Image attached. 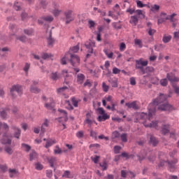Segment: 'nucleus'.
Segmentation results:
<instances>
[{
    "instance_id": "nucleus-1",
    "label": "nucleus",
    "mask_w": 179,
    "mask_h": 179,
    "mask_svg": "<svg viewBox=\"0 0 179 179\" xmlns=\"http://www.w3.org/2000/svg\"><path fill=\"white\" fill-rule=\"evenodd\" d=\"M167 99H169L167 94L160 93L159 96L154 99L152 103L149 104L148 108L149 120H151L152 117L156 113L157 106H159L158 110L161 111H173L174 110V107L166 102Z\"/></svg>"
},
{
    "instance_id": "nucleus-2",
    "label": "nucleus",
    "mask_w": 179,
    "mask_h": 179,
    "mask_svg": "<svg viewBox=\"0 0 179 179\" xmlns=\"http://www.w3.org/2000/svg\"><path fill=\"white\" fill-rule=\"evenodd\" d=\"M13 136L12 134H8L7 132L3 134V138L0 140V142L2 145H12V138Z\"/></svg>"
},
{
    "instance_id": "nucleus-3",
    "label": "nucleus",
    "mask_w": 179,
    "mask_h": 179,
    "mask_svg": "<svg viewBox=\"0 0 179 179\" xmlns=\"http://www.w3.org/2000/svg\"><path fill=\"white\" fill-rule=\"evenodd\" d=\"M148 61H143L142 59L136 60V69H140L141 73L145 75V68L143 66H147Z\"/></svg>"
},
{
    "instance_id": "nucleus-4",
    "label": "nucleus",
    "mask_w": 179,
    "mask_h": 179,
    "mask_svg": "<svg viewBox=\"0 0 179 179\" xmlns=\"http://www.w3.org/2000/svg\"><path fill=\"white\" fill-rule=\"evenodd\" d=\"M15 92H17L19 96H22L23 94V88L20 85H13L10 90V94L13 97H16L15 95Z\"/></svg>"
},
{
    "instance_id": "nucleus-5",
    "label": "nucleus",
    "mask_w": 179,
    "mask_h": 179,
    "mask_svg": "<svg viewBox=\"0 0 179 179\" xmlns=\"http://www.w3.org/2000/svg\"><path fill=\"white\" fill-rule=\"evenodd\" d=\"M11 129L14 130V132L12 135L13 138H15V139H20V135H22V130L20 128L15 125H12Z\"/></svg>"
},
{
    "instance_id": "nucleus-6",
    "label": "nucleus",
    "mask_w": 179,
    "mask_h": 179,
    "mask_svg": "<svg viewBox=\"0 0 179 179\" xmlns=\"http://www.w3.org/2000/svg\"><path fill=\"white\" fill-rule=\"evenodd\" d=\"M69 55H70V59H69V61L73 66H75L76 62H77L78 64H80V59L78 55H73L71 53H70Z\"/></svg>"
},
{
    "instance_id": "nucleus-7",
    "label": "nucleus",
    "mask_w": 179,
    "mask_h": 179,
    "mask_svg": "<svg viewBox=\"0 0 179 179\" xmlns=\"http://www.w3.org/2000/svg\"><path fill=\"white\" fill-rule=\"evenodd\" d=\"M85 45L88 50L87 52L93 54V47H96V43L90 40L89 41L85 42Z\"/></svg>"
},
{
    "instance_id": "nucleus-8",
    "label": "nucleus",
    "mask_w": 179,
    "mask_h": 179,
    "mask_svg": "<svg viewBox=\"0 0 179 179\" xmlns=\"http://www.w3.org/2000/svg\"><path fill=\"white\" fill-rule=\"evenodd\" d=\"M72 10H69L64 12V16L66 17V24H69L71 22H73V17H72Z\"/></svg>"
},
{
    "instance_id": "nucleus-9",
    "label": "nucleus",
    "mask_w": 179,
    "mask_h": 179,
    "mask_svg": "<svg viewBox=\"0 0 179 179\" xmlns=\"http://www.w3.org/2000/svg\"><path fill=\"white\" fill-rule=\"evenodd\" d=\"M125 106L127 108L131 109L132 108L135 111L139 110V106L136 104V101H134L132 102H127L125 103Z\"/></svg>"
},
{
    "instance_id": "nucleus-10",
    "label": "nucleus",
    "mask_w": 179,
    "mask_h": 179,
    "mask_svg": "<svg viewBox=\"0 0 179 179\" xmlns=\"http://www.w3.org/2000/svg\"><path fill=\"white\" fill-rule=\"evenodd\" d=\"M166 79L169 80V82H179V79L176 77V74L173 72L168 73L166 74Z\"/></svg>"
},
{
    "instance_id": "nucleus-11",
    "label": "nucleus",
    "mask_w": 179,
    "mask_h": 179,
    "mask_svg": "<svg viewBox=\"0 0 179 179\" xmlns=\"http://www.w3.org/2000/svg\"><path fill=\"white\" fill-rule=\"evenodd\" d=\"M150 145H152V146H157V144L159 143V140L156 138L153 135H150V141H149Z\"/></svg>"
},
{
    "instance_id": "nucleus-12",
    "label": "nucleus",
    "mask_w": 179,
    "mask_h": 179,
    "mask_svg": "<svg viewBox=\"0 0 179 179\" xmlns=\"http://www.w3.org/2000/svg\"><path fill=\"white\" fill-rule=\"evenodd\" d=\"M110 119V115H107V113H104L102 115H99L97 117V121H99V122H101L103 121H106V120H109Z\"/></svg>"
},
{
    "instance_id": "nucleus-13",
    "label": "nucleus",
    "mask_w": 179,
    "mask_h": 179,
    "mask_svg": "<svg viewBox=\"0 0 179 179\" xmlns=\"http://www.w3.org/2000/svg\"><path fill=\"white\" fill-rule=\"evenodd\" d=\"M169 127L167 124H164L162 125V135H167V134H169V132H170V129H169Z\"/></svg>"
},
{
    "instance_id": "nucleus-14",
    "label": "nucleus",
    "mask_w": 179,
    "mask_h": 179,
    "mask_svg": "<svg viewBox=\"0 0 179 179\" xmlns=\"http://www.w3.org/2000/svg\"><path fill=\"white\" fill-rule=\"evenodd\" d=\"M29 90L31 93H34L35 94H38L41 92V90L34 85H31Z\"/></svg>"
},
{
    "instance_id": "nucleus-15",
    "label": "nucleus",
    "mask_w": 179,
    "mask_h": 179,
    "mask_svg": "<svg viewBox=\"0 0 179 179\" xmlns=\"http://www.w3.org/2000/svg\"><path fill=\"white\" fill-rule=\"evenodd\" d=\"M92 117V114L88 112L86 113V119H85V124H87L88 125H92V124H93V121H92V120H90Z\"/></svg>"
},
{
    "instance_id": "nucleus-16",
    "label": "nucleus",
    "mask_w": 179,
    "mask_h": 179,
    "mask_svg": "<svg viewBox=\"0 0 179 179\" xmlns=\"http://www.w3.org/2000/svg\"><path fill=\"white\" fill-rule=\"evenodd\" d=\"M100 167L102 169V171H106L108 169V164H107V160L104 159L103 162L99 163Z\"/></svg>"
},
{
    "instance_id": "nucleus-17",
    "label": "nucleus",
    "mask_w": 179,
    "mask_h": 179,
    "mask_svg": "<svg viewBox=\"0 0 179 179\" xmlns=\"http://www.w3.org/2000/svg\"><path fill=\"white\" fill-rule=\"evenodd\" d=\"M55 42V40L52 38V31H50L49 37L48 38V45H52Z\"/></svg>"
},
{
    "instance_id": "nucleus-18",
    "label": "nucleus",
    "mask_w": 179,
    "mask_h": 179,
    "mask_svg": "<svg viewBox=\"0 0 179 179\" xmlns=\"http://www.w3.org/2000/svg\"><path fill=\"white\" fill-rule=\"evenodd\" d=\"M54 143H56L55 140L48 139L45 145V148L48 149L50 146H52Z\"/></svg>"
},
{
    "instance_id": "nucleus-19",
    "label": "nucleus",
    "mask_w": 179,
    "mask_h": 179,
    "mask_svg": "<svg viewBox=\"0 0 179 179\" xmlns=\"http://www.w3.org/2000/svg\"><path fill=\"white\" fill-rule=\"evenodd\" d=\"M145 73H148V75H150V73H153L155 72V69L152 66H147L144 69Z\"/></svg>"
},
{
    "instance_id": "nucleus-20",
    "label": "nucleus",
    "mask_w": 179,
    "mask_h": 179,
    "mask_svg": "<svg viewBox=\"0 0 179 179\" xmlns=\"http://www.w3.org/2000/svg\"><path fill=\"white\" fill-rule=\"evenodd\" d=\"M47 160H48L50 167L54 169V163H55V162H57V159H55V157L48 158Z\"/></svg>"
},
{
    "instance_id": "nucleus-21",
    "label": "nucleus",
    "mask_w": 179,
    "mask_h": 179,
    "mask_svg": "<svg viewBox=\"0 0 179 179\" xmlns=\"http://www.w3.org/2000/svg\"><path fill=\"white\" fill-rule=\"evenodd\" d=\"M139 22V20L138 19V17L134 15L131 17V20L129 21L130 23H134V26H136L138 24V22Z\"/></svg>"
},
{
    "instance_id": "nucleus-22",
    "label": "nucleus",
    "mask_w": 179,
    "mask_h": 179,
    "mask_svg": "<svg viewBox=\"0 0 179 179\" xmlns=\"http://www.w3.org/2000/svg\"><path fill=\"white\" fill-rule=\"evenodd\" d=\"M17 40H19V41H21V43H26V41H27V36H24V35H21L20 36H17L16 37Z\"/></svg>"
},
{
    "instance_id": "nucleus-23",
    "label": "nucleus",
    "mask_w": 179,
    "mask_h": 179,
    "mask_svg": "<svg viewBox=\"0 0 179 179\" xmlns=\"http://www.w3.org/2000/svg\"><path fill=\"white\" fill-rule=\"evenodd\" d=\"M36 158H37V152L36 151H33L29 154L30 162H33V160H36Z\"/></svg>"
},
{
    "instance_id": "nucleus-24",
    "label": "nucleus",
    "mask_w": 179,
    "mask_h": 179,
    "mask_svg": "<svg viewBox=\"0 0 179 179\" xmlns=\"http://www.w3.org/2000/svg\"><path fill=\"white\" fill-rule=\"evenodd\" d=\"M42 19L45 22H47V23H51V22H52V20H54V17L51 15H48V16H45V17H43Z\"/></svg>"
},
{
    "instance_id": "nucleus-25",
    "label": "nucleus",
    "mask_w": 179,
    "mask_h": 179,
    "mask_svg": "<svg viewBox=\"0 0 179 179\" xmlns=\"http://www.w3.org/2000/svg\"><path fill=\"white\" fill-rule=\"evenodd\" d=\"M13 8L15 10H20L22 9V3L20 2H15L13 5Z\"/></svg>"
},
{
    "instance_id": "nucleus-26",
    "label": "nucleus",
    "mask_w": 179,
    "mask_h": 179,
    "mask_svg": "<svg viewBox=\"0 0 179 179\" xmlns=\"http://www.w3.org/2000/svg\"><path fill=\"white\" fill-rule=\"evenodd\" d=\"M150 10H151V12H159V10H160V6H159L157 4L151 6Z\"/></svg>"
},
{
    "instance_id": "nucleus-27",
    "label": "nucleus",
    "mask_w": 179,
    "mask_h": 179,
    "mask_svg": "<svg viewBox=\"0 0 179 179\" xmlns=\"http://www.w3.org/2000/svg\"><path fill=\"white\" fill-rule=\"evenodd\" d=\"M163 43L166 44L167 43H170L171 41V36H164L162 38Z\"/></svg>"
},
{
    "instance_id": "nucleus-28",
    "label": "nucleus",
    "mask_w": 179,
    "mask_h": 179,
    "mask_svg": "<svg viewBox=\"0 0 179 179\" xmlns=\"http://www.w3.org/2000/svg\"><path fill=\"white\" fill-rule=\"evenodd\" d=\"M50 79L52 80H58V79H59V76H58L57 72L52 73L50 76Z\"/></svg>"
},
{
    "instance_id": "nucleus-29",
    "label": "nucleus",
    "mask_w": 179,
    "mask_h": 179,
    "mask_svg": "<svg viewBox=\"0 0 179 179\" xmlns=\"http://www.w3.org/2000/svg\"><path fill=\"white\" fill-rule=\"evenodd\" d=\"M77 80L78 82H80L81 83L85 80V75L83 73H79L77 76Z\"/></svg>"
},
{
    "instance_id": "nucleus-30",
    "label": "nucleus",
    "mask_w": 179,
    "mask_h": 179,
    "mask_svg": "<svg viewBox=\"0 0 179 179\" xmlns=\"http://www.w3.org/2000/svg\"><path fill=\"white\" fill-rule=\"evenodd\" d=\"M169 169H176V162L174 161H166Z\"/></svg>"
},
{
    "instance_id": "nucleus-31",
    "label": "nucleus",
    "mask_w": 179,
    "mask_h": 179,
    "mask_svg": "<svg viewBox=\"0 0 179 179\" xmlns=\"http://www.w3.org/2000/svg\"><path fill=\"white\" fill-rule=\"evenodd\" d=\"M4 150L6 153H8V155H13V150H12V148L9 146H6L4 148Z\"/></svg>"
},
{
    "instance_id": "nucleus-32",
    "label": "nucleus",
    "mask_w": 179,
    "mask_h": 179,
    "mask_svg": "<svg viewBox=\"0 0 179 179\" xmlns=\"http://www.w3.org/2000/svg\"><path fill=\"white\" fill-rule=\"evenodd\" d=\"M169 17L159 18L157 20V24H162V23H164L166 20H169Z\"/></svg>"
},
{
    "instance_id": "nucleus-33",
    "label": "nucleus",
    "mask_w": 179,
    "mask_h": 179,
    "mask_svg": "<svg viewBox=\"0 0 179 179\" xmlns=\"http://www.w3.org/2000/svg\"><path fill=\"white\" fill-rule=\"evenodd\" d=\"M148 127H150V128H155V129H157V121L151 122Z\"/></svg>"
},
{
    "instance_id": "nucleus-34",
    "label": "nucleus",
    "mask_w": 179,
    "mask_h": 179,
    "mask_svg": "<svg viewBox=\"0 0 179 179\" xmlns=\"http://www.w3.org/2000/svg\"><path fill=\"white\" fill-rule=\"evenodd\" d=\"M167 83H169V81L167 80V78H164L160 80V85L161 86L166 87L167 86Z\"/></svg>"
},
{
    "instance_id": "nucleus-35",
    "label": "nucleus",
    "mask_w": 179,
    "mask_h": 179,
    "mask_svg": "<svg viewBox=\"0 0 179 179\" xmlns=\"http://www.w3.org/2000/svg\"><path fill=\"white\" fill-rule=\"evenodd\" d=\"M22 148H24V149H26L27 152H30L31 147L26 143H22L21 145Z\"/></svg>"
},
{
    "instance_id": "nucleus-36",
    "label": "nucleus",
    "mask_w": 179,
    "mask_h": 179,
    "mask_svg": "<svg viewBox=\"0 0 179 179\" xmlns=\"http://www.w3.org/2000/svg\"><path fill=\"white\" fill-rule=\"evenodd\" d=\"M33 29H24V34H27V36H31L33 34Z\"/></svg>"
},
{
    "instance_id": "nucleus-37",
    "label": "nucleus",
    "mask_w": 179,
    "mask_h": 179,
    "mask_svg": "<svg viewBox=\"0 0 179 179\" xmlns=\"http://www.w3.org/2000/svg\"><path fill=\"white\" fill-rule=\"evenodd\" d=\"M45 107H46L48 110H54V103H45Z\"/></svg>"
},
{
    "instance_id": "nucleus-38",
    "label": "nucleus",
    "mask_w": 179,
    "mask_h": 179,
    "mask_svg": "<svg viewBox=\"0 0 179 179\" xmlns=\"http://www.w3.org/2000/svg\"><path fill=\"white\" fill-rule=\"evenodd\" d=\"M102 89L103 90V92H105V93H107V92H108V89H110V87H108V85H106V83H102Z\"/></svg>"
},
{
    "instance_id": "nucleus-39",
    "label": "nucleus",
    "mask_w": 179,
    "mask_h": 179,
    "mask_svg": "<svg viewBox=\"0 0 179 179\" xmlns=\"http://www.w3.org/2000/svg\"><path fill=\"white\" fill-rule=\"evenodd\" d=\"M70 52L66 53L65 56L62 59L61 64L62 65H66V55H69Z\"/></svg>"
},
{
    "instance_id": "nucleus-40",
    "label": "nucleus",
    "mask_w": 179,
    "mask_h": 179,
    "mask_svg": "<svg viewBox=\"0 0 179 179\" xmlns=\"http://www.w3.org/2000/svg\"><path fill=\"white\" fill-rule=\"evenodd\" d=\"M54 153L55 155H61L62 150H61L58 145H56V150H54Z\"/></svg>"
},
{
    "instance_id": "nucleus-41",
    "label": "nucleus",
    "mask_w": 179,
    "mask_h": 179,
    "mask_svg": "<svg viewBox=\"0 0 179 179\" xmlns=\"http://www.w3.org/2000/svg\"><path fill=\"white\" fill-rule=\"evenodd\" d=\"M39 1H40V5L41 8H43V9H45L47 6V1H45V0H39Z\"/></svg>"
},
{
    "instance_id": "nucleus-42",
    "label": "nucleus",
    "mask_w": 179,
    "mask_h": 179,
    "mask_svg": "<svg viewBox=\"0 0 179 179\" xmlns=\"http://www.w3.org/2000/svg\"><path fill=\"white\" fill-rule=\"evenodd\" d=\"M52 57V55L48 54V53H43L42 55L43 59H48V58H51Z\"/></svg>"
},
{
    "instance_id": "nucleus-43",
    "label": "nucleus",
    "mask_w": 179,
    "mask_h": 179,
    "mask_svg": "<svg viewBox=\"0 0 179 179\" xmlns=\"http://www.w3.org/2000/svg\"><path fill=\"white\" fill-rule=\"evenodd\" d=\"M148 33L149 36H154V35H155V33H156V30L152 29V27H150V28L148 29Z\"/></svg>"
},
{
    "instance_id": "nucleus-44",
    "label": "nucleus",
    "mask_w": 179,
    "mask_h": 179,
    "mask_svg": "<svg viewBox=\"0 0 179 179\" xmlns=\"http://www.w3.org/2000/svg\"><path fill=\"white\" fill-rule=\"evenodd\" d=\"M138 8H145V6H148L147 4H144L141 1H138L136 2Z\"/></svg>"
},
{
    "instance_id": "nucleus-45",
    "label": "nucleus",
    "mask_w": 179,
    "mask_h": 179,
    "mask_svg": "<svg viewBox=\"0 0 179 179\" xmlns=\"http://www.w3.org/2000/svg\"><path fill=\"white\" fill-rule=\"evenodd\" d=\"M136 157L138 158V162L140 163H142L143 160H145V157L144 155H136Z\"/></svg>"
},
{
    "instance_id": "nucleus-46",
    "label": "nucleus",
    "mask_w": 179,
    "mask_h": 179,
    "mask_svg": "<svg viewBox=\"0 0 179 179\" xmlns=\"http://www.w3.org/2000/svg\"><path fill=\"white\" fill-rule=\"evenodd\" d=\"M120 72H121V69H120L117 67H114L113 69V73H114V75H118V73H120Z\"/></svg>"
},
{
    "instance_id": "nucleus-47",
    "label": "nucleus",
    "mask_w": 179,
    "mask_h": 179,
    "mask_svg": "<svg viewBox=\"0 0 179 179\" xmlns=\"http://www.w3.org/2000/svg\"><path fill=\"white\" fill-rule=\"evenodd\" d=\"M91 159L95 164H97V163H99V159H100V156L96 155L94 158H93V157H92Z\"/></svg>"
},
{
    "instance_id": "nucleus-48",
    "label": "nucleus",
    "mask_w": 179,
    "mask_h": 179,
    "mask_svg": "<svg viewBox=\"0 0 179 179\" xmlns=\"http://www.w3.org/2000/svg\"><path fill=\"white\" fill-rule=\"evenodd\" d=\"M35 168L36 170L40 171L43 168V166L41 164L38 162V163L35 164Z\"/></svg>"
},
{
    "instance_id": "nucleus-49",
    "label": "nucleus",
    "mask_w": 179,
    "mask_h": 179,
    "mask_svg": "<svg viewBox=\"0 0 179 179\" xmlns=\"http://www.w3.org/2000/svg\"><path fill=\"white\" fill-rule=\"evenodd\" d=\"M122 142H128V138H127V134H123L120 136Z\"/></svg>"
},
{
    "instance_id": "nucleus-50",
    "label": "nucleus",
    "mask_w": 179,
    "mask_h": 179,
    "mask_svg": "<svg viewBox=\"0 0 179 179\" xmlns=\"http://www.w3.org/2000/svg\"><path fill=\"white\" fill-rule=\"evenodd\" d=\"M66 90H68V87L64 86L57 90V93H62V92H65Z\"/></svg>"
},
{
    "instance_id": "nucleus-51",
    "label": "nucleus",
    "mask_w": 179,
    "mask_h": 179,
    "mask_svg": "<svg viewBox=\"0 0 179 179\" xmlns=\"http://www.w3.org/2000/svg\"><path fill=\"white\" fill-rule=\"evenodd\" d=\"M29 69H30V64L26 63L24 67V71L27 73L29 72Z\"/></svg>"
},
{
    "instance_id": "nucleus-52",
    "label": "nucleus",
    "mask_w": 179,
    "mask_h": 179,
    "mask_svg": "<svg viewBox=\"0 0 179 179\" xmlns=\"http://www.w3.org/2000/svg\"><path fill=\"white\" fill-rule=\"evenodd\" d=\"M113 27L114 29H116V30H120V29H122L121 25H118V22H113Z\"/></svg>"
},
{
    "instance_id": "nucleus-53",
    "label": "nucleus",
    "mask_w": 179,
    "mask_h": 179,
    "mask_svg": "<svg viewBox=\"0 0 179 179\" xmlns=\"http://www.w3.org/2000/svg\"><path fill=\"white\" fill-rule=\"evenodd\" d=\"M97 111H98L99 114H101V115L106 114V110H104V108H98Z\"/></svg>"
},
{
    "instance_id": "nucleus-54",
    "label": "nucleus",
    "mask_w": 179,
    "mask_h": 179,
    "mask_svg": "<svg viewBox=\"0 0 179 179\" xmlns=\"http://www.w3.org/2000/svg\"><path fill=\"white\" fill-rule=\"evenodd\" d=\"M6 111L5 110L1 111L0 113V116L3 118V120H5L6 118Z\"/></svg>"
},
{
    "instance_id": "nucleus-55",
    "label": "nucleus",
    "mask_w": 179,
    "mask_h": 179,
    "mask_svg": "<svg viewBox=\"0 0 179 179\" xmlns=\"http://www.w3.org/2000/svg\"><path fill=\"white\" fill-rule=\"evenodd\" d=\"M125 48H127V45L124 43H121L120 46V51H124Z\"/></svg>"
},
{
    "instance_id": "nucleus-56",
    "label": "nucleus",
    "mask_w": 179,
    "mask_h": 179,
    "mask_svg": "<svg viewBox=\"0 0 179 179\" xmlns=\"http://www.w3.org/2000/svg\"><path fill=\"white\" fill-rule=\"evenodd\" d=\"M130 85H131V86H135V85H136V80L135 78L131 77L130 78Z\"/></svg>"
},
{
    "instance_id": "nucleus-57",
    "label": "nucleus",
    "mask_w": 179,
    "mask_h": 179,
    "mask_svg": "<svg viewBox=\"0 0 179 179\" xmlns=\"http://www.w3.org/2000/svg\"><path fill=\"white\" fill-rule=\"evenodd\" d=\"M70 174H71V172L69 171H65L64 174L62 175V177H65L66 178H69Z\"/></svg>"
},
{
    "instance_id": "nucleus-58",
    "label": "nucleus",
    "mask_w": 179,
    "mask_h": 179,
    "mask_svg": "<svg viewBox=\"0 0 179 179\" xmlns=\"http://www.w3.org/2000/svg\"><path fill=\"white\" fill-rule=\"evenodd\" d=\"M46 176L48 178H51L52 177V170H47L46 171Z\"/></svg>"
},
{
    "instance_id": "nucleus-59",
    "label": "nucleus",
    "mask_w": 179,
    "mask_h": 179,
    "mask_svg": "<svg viewBox=\"0 0 179 179\" xmlns=\"http://www.w3.org/2000/svg\"><path fill=\"white\" fill-rule=\"evenodd\" d=\"M120 174H121V177L122 178H127V171L122 170L121 172H120Z\"/></svg>"
},
{
    "instance_id": "nucleus-60",
    "label": "nucleus",
    "mask_w": 179,
    "mask_h": 179,
    "mask_svg": "<svg viewBox=\"0 0 179 179\" xmlns=\"http://www.w3.org/2000/svg\"><path fill=\"white\" fill-rule=\"evenodd\" d=\"M136 13H137L138 16H142V17H145V15L142 13V10H136Z\"/></svg>"
},
{
    "instance_id": "nucleus-61",
    "label": "nucleus",
    "mask_w": 179,
    "mask_h": 179,
    "mask_svg": "<svg viewBox=\"0 0 179 179\" xmlns=\"http://www.w3.org/2000/svg\"><path fill=\"white\" fill-rule=\"evenodd\" d=\"M173 90L176 94H179V87L177 85H173Z\"/></svg>"
},
{
    "instance_id": "nucleus-62",
    "label": "nucleus",
    "mask_w": 179,
    "mask_h": 179,
    "mask_svg": "<svg viewBox=\"0 0 179 179\" xmlns=\"http://www.w3.org/2000/svg\"><path fill=\"white\" fill-rule=\"evenodd\" d=\"M113 138H120V134L117 131H115L113 133Z\"/></svg>"
},
{
    "instance_id": "nucleus-63",
    "label": "nucleus",
    "mask_w": 179,
    "mask_h": 179,
    "mask_svg": "<svg viewBox=\"0 0 179 179\" xmlns=\"http://www.w3.org/2000/svg\"><path fill=\"white\" fill-rule=\"evenodd\" d=\"M71 51H73V52H78L79 51V46L78 45L73 46L71 48Z\"/></svg>"
},
{
    "instance_id": "nucleus-64",
    "label": "nucleus",
    "mask_w": 179,
    "mask_h": 179,
    "mask_svg": "<svg viewBox=\"0 0 179 179\" xmlns=\"http://www.w3.org/2000/svg\"><path fill=\"white\" fill-rule=\"evenodd\" d=\"M21 19H22V20H24L25 19H27V13H22Z\"/></svg>"
}]
</instances>
